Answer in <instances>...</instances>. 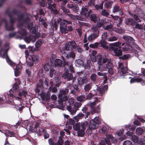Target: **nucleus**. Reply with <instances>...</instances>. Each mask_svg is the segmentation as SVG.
<instances>
[{
	"mask_svg": "<svg viewBox=\"0 0 145 145\" xmlns=\"http://www.w3.org/2000/svg\"><path fill=\"white\" fill-rule=\"evenodd\" d=\"M95 92L93 94L92 93H85L84 96H85L86 99L87 100H90L91 99L94 97V95H97V93H96V91L95 90H94L93 91Z\"/></svg>",
	"mask_w": 145,
	"mask_h": 145,
	"instance_id": "5701e85b",
	"label": "nucleus"
},
{
	"mask_svg": "<svg viewBox=\"0 0 145 145\" xmlns=\"http://www.w3.org/2000/svg\"><path fill=\"white\" fill-rule=\"evenodd\" d=\"M67 110L70 112V114L72 115H74L78 110V109L76 108H72L71 106H67Z\"/></svg>",
	"mask_w": 145,
	"mask_h": 145,
	"instance_id": "cd10ccee",
	"label": "nucleus"
},
{
	"mask_svg": "<svg viewBox=\"0 0 145 145\" xmlns=\"http://www.w3.org/2000/svg\"><path fill=\"white\" fill-rule=\"evenodd\" d=\"M6 14L10 18L9 25L7 24V21L6 19L0 20V25L4 22L5 23L6 29L8 31H12L15 27L13 23L17 20L19 23L18 25V32L22 36L24 37V40L27 43H29L31 41L34 42L36 39L34 36L29 35L24 29V27H27L31 33L35 34L36 32L35 27L33 25L32 22H31L29 18L28 15L22 14L20 11L14 10L11 11L9 9L7 10L6 12Z\"/></svg>",
	"mask_w": 145,
	"mask_h": 145,
	"instance_id": "f257e3e1",
	"label": "nucleus"
},
{
	"mask_svg": "<svg viewBox=\"0 0 145 145\" xmlns=\"http://www.w3.org/2000/svg\"><path fill=\"white\" fill-rule=\"evenodd\" d=\"M62 76L65 79L67 78L68 80H71L73 78L72 74L67 72L65 73Z\"/></svg>",
	"mask_w": 145,
	"mask_h": 145,
	"instance_id": "473e14b6",
	"label": "nucleus"
},
{
	"mask_svg": "<svg viewBox=\"0 0 145 145\" xmlns=\"http://www.w3.org/2000/svg\"><path fill=\"white\" fill-rule=\"evenodd\" d=\"M123 127L127 131H133L135 129V127L133 125L130 124L125 125Z\"/></svg>",
	"mask_w": 145,
	"mask_h": 145,
	"instance_id": "2f4dec72",
	"label": "nucleus"
},
{
	"mask_svg": "<svg viewBox=\"0 0 145 145\" xmlns=\"http://www.w3.org/2000/svg\"><path fill=\"white\" fill-rule=\"evenodd\" d=\"M104 29L105 30H110L112 29L113 31L120 34H122L124 33V29L122 28H120V29L115 27L112 28V25H106Z\"/></svg>",
	"mask_w": 145,
	"mask_h": 145,
	"instance_id": "9b49d317",
	"label": "nucleus"
},
{
	"mask_svg": "<svg viewBox=\"0 0 145 145\" xmlns=\"http://www.w3.org/2000/svg\"><path fill=\"white\" fill-rule=\"evenodd\" d=\"M134 20L133 19L130 18H127L125 19V24L128 25L132 24L133 23Z\"/></svg>",
	"mask_w": 145,
	"mask_h": 145,
	"instance_id": "a18cd8bd",
	"label": "nucleus"
},
{
	"mask_svg": "<svg viewBox=\"0 0 145 145\" xmlns=\"http://www.w3.org/2000/svg\"><path fill=\"white\" fill-rule=\"evenodd\" d=\"M88 41H89L88 39H87L86 35H85L84 37V42L85 44H84V46L86 47L85 49L86 50H88L89 48L88 46Z\"/></svg>",
	"mask_w": 145,
	"mask_h": 145,
	"instance_id": "ea45409f",
	"label": "nucleus"
},
{
	"mask_svg": "<svg viewBox=\"0 0 145 145\" xmlns=\"http://www.w3.org/2000/svg\"><path fill=\"white\" fill-rule=\"evenodd\" d=\"M112 63L110 62V61H109L106 64H105L104 67L105 68V69H101L100 71H107L108 70V73L110 75H112L113 73V71L112 68L111 67Z\"/></svg>",
	"mask_w": 145,
	"mask_h": 145,
	"instance_id": "f8f14e48",
	"label": "nucleus"
},
{
	"mask_svg": "<svg viewBox=\"0 0 145 145\" xmlns=\"http://www.w3.org/2000/svg\"><path fill=\"white\" fill-rule=\"evenodd\" d=\"M118 37L115 36H112L107 38V40L108 41L113 42L117 40Z\"/></svg>",
	"mask_w": 145,
	"mask_h": 145,
	"instance_id": "37998d69",
	"label": "nucleus"
},
{
	"mask_svg": "<svg viewBox=\"0 0 145 145\" xmlns=\"http://www.w3.org/2000/svg\"><path fill=\"white\" fill-rule=\"evenodd\" d=\"M121 45L123 46L122 49L123 51H129L130 52H133L134 51L133 48L127 43H123Z\"/></svg>",
	"mask_w": 145,
	"mask_h": 145,
	"instance_id": "4468645a",
	"label": "nucleus"
},
{
	"mask_svg": "<svg viewBox=\"0 0 145 145\" xmlns=\"http://www.w3.org/2000/svg\"><path fill=\"white\" fill-rule=\"evenodd\" d=\"M76 99L78 101L80 102L86 99V98L84 95H81L78 97L76 98Z\"/></svg>",
	"mask_w": 145,
	"mask_h": 145,
	"instance_id": "864d4df0",
	"label": "nucleus"
},
{
	"mask_svg": "<svg viewBox=\"0 0 145 145\" xmlns=\"http://www.w3.org/2000/svg\"><path fill=\"white\" fill-rule=\"evenodd\" d=\"M135 12L140 18L145 21V15L144 14L142 9L137 8L135 10Z\"/></svg>",
	"mask_w": 145,
	"mask_h": 145,
	"instance_id": "aec40b11",
	"label": "nucleus"
},
{
	"mask_svg": "<svg viewBox=\"0 0 145 145\" xmlns=\"http://www.w3.org/2000/svg\"><path fill=\"white\" fill-rule=\"evenodd\" d=\"M84 130H82V129L81 130H80L77 132V134L80 137H83L84 136L85 132Z\"/></svg>",
	"mask_w": 145,
	"mask_h": 145,
	"instance_id": "13d9d810",
	"label": "nucleus"
},
{
	"mask_svg": "<svg viewBox=\"0 0 145 145\" xmlns=\"http://www.w3.org/2000/svg\"><path fill=\"white\" fill-rule=\"evenodd\" d=\"M110 60H109L106 58H103L102 56L100 54H98L96 57L93 58L92 59V61L93 62H97L98 65V69L97 70L98 71H100L101 69H105L104 67L105 64L108 63Z\"/></svg>",
	"mask_w": 145,
	"mask_h": 145,
	"instance_id": "20e7f679",
	"label": "nucleus"
},
{
	"mask_svg": "<svg viewBox=\"0 0 145 145\" xmlns=\"http://www.w3.org/2000/svg\"><path fill=\"white\" fill-rule=\"evenodd\" d=\"M101 14L105 16H107L110 14V11L108 10H106L105 9H102L101 12Z\"/></svg>",
	"mask_w": 145,
	"mask_h": 145,
	"instance_id": "de8ad7c7",
	"label": "nucleus"
},
{
	"mask_svg": "<svg viewBox=\"0 0 145 145\" xmlns=\"http://www.w3.org/2000/svg\"><path fill=\"white\" fill-rule=\"evenodd\" d=\"M51 3H48V8L53 12L55 14H57L59 13L58 10L56 9V5L54 3L53 4H50Z\"/></svg>",
	"mask_w": 145,
	"mask_h": 145,
	"instance_id": "4be33fe9",
	"label": "nucleus"
},
{
	"mask_svg": "<svg viewBox=\"0 0 145 145\" xmlns=\"http://www.w3.org/2000/svg\"><path fill=\"white\" fill-rule=\"evenodd\" d=\"M145 131L144 127L137 128L136 130V132L137 135H142L144 132Z\"/></svg>",
	"mask_w": 145,
	"mask_h": 145,
	"instance_id": "c9c22d12",
	"label": "nucleus"
},
{
	"mask_svg": "<svg viewBox=\"0 0 145 145\" xmlns=\"http://www.w3.org/2000/svg\"><path fill=\"white\" fill-rule=\"evenodd\" d=\"M42 87L41 86H39V85H37L36 88L35 89V91L36 93H39L40 90L42 89Z\"/></svg>",
	"mask_w": 145,
	"mask_h": 145,
	"instance_id": "bf43d9fd",
	"label": "nucleus"
},
{
	"mask_svg": "<svg viewBox=\"0 0 145 145\" xmlns=\"http://www.w3.org/2000/svg\"><path fill=\"white\" fill-rule=\"evenodd\" d=\"M29 61H27V64L29 66L31 67L33 65L34 63H37L39 61V58L38 55H30L28 58Z\"/></svg>",
	"mask_w": 145,
	"mask_h": 145,
	"instance_id": "1a4fd4ad",
	"label": "nucleus"
},
{
	"mask_svg": "<svg viewBox=\"0 0 145 145\" xmlns=\"http://www.w3.org/2000/svg\"><path fill=\"white\" fill-rule=\"evenodd\" d=\"M67 28V27H60L61 32L64 34L67 33L68 31Z\"/></svg>",
	"mask_w": 145,
	"mask_h": 145,
	"instance_id": "680f3d73",
	"label": "nucleus"
},
{
	"mask_svg": "<svg viewBox=\"0 0 145 145\" xmlns=\"http://www.w3.org/2000/svg\"><path fill=\"white\" fill-rule=\"evenodd\" d=\"M123 39L125 41L129 44L133 43L134 41V39L131 37L123 36Z\"/></svg>",
	"mask_w": 145,
	"mask_h": 145,
	"instance_id": "a878e982",
	"label": "nucleus"
},
{
	"mask_svg": "<svg viewBox=\"0 0 145 145\" xmlns=\"http://www.w3.org/2000/svg\"><path fill=\"white\" fill-rule=\"evenodd\" d=\"M95 38H96L91 34L88 37V39L89 41H91Z\"/></svg>",
	"mask_w": 145,
	"mask_h": 145,
	"instance_id": "0e129e2a",
	"label": "nucleus"
},
{
	"mask_svg": "<svg viewBox=\"0 0 145 145\" xmlns=\"http://www.w3.org/2000/svg\"><path fill=\"white\" fill-rule=\"evenodd\" d=\"M93 33L92 34L95 37L97 38L99 36V31L97 26H93L92 27Z\"/></svg>",
	"mask_w": 145,
	"mask_h": 145,
	"instance_id": "b1692460",
	"label": "nucleus"
},
{
	"mask_svg": "<svg viewBox=\"0 0 145 145\" xmlns=\"http://www.w3.org/2000/svg\"><path fill=\"white\" fill-rule=\"evenodd\" d=\"M60 50L62 54L64 55L67 59L71 58L72 59H74L75 57V54L73 52L71 51L67 53L66 52V50H62L61 48H60Z\"/></svg>",
	"mask_w": 145,
	"mask_h": 145,
	"instance_id": "ddd939ff",
	"label": "nucleus"
},
{
	"mask_svg": "<svg viewBox=\"0 0 145 145\" xmlns=\"http://www.w3.org/2000/svg\"><path fill=\"white\" fill-rule=\"evenodd\" d=\"M103 2H102L100 5H96L95 6V9L97 10L101 9H103Z\"/></svg>",
	"mask_w": 145,
	"mask_h": 145,
	"instance_id": "6e6d98bb",
	"label": "nucleus"
},
{
	"mask_svg": "<svg viewBox=\"0 0 145 145\" xmlns=\"http://www.w3.org/2000/svg\"><path fill=\"white\" fill-rule=\"evenodd\" d=\"M2 41L0 40V57L3 58H5L7 62L11 66H16L14 69V75L16 76L19 75L20 70L22 69V66L19 64L16 65L13 63L9 58L7 55V52L9 48V44L6 43L3 47L1 46Z\"/></svg>",
	"mask_w": 145,
	"mask_h": 145,
	"instance_id": "7ed1b4c3",
	"label": "nucleus"
},
{
	"mask_svg": "<svg viewBox=\"0 0 145 145\" xmlns=\"http://www.w3.org/2000/svg\"><path fill=\"white\" fill-rule=\"evenodd\" d=\"M108 33L107 32L105 31L102 34L101 38L102 40L107 39Z\"/></svg>",
	"mask_w": 145,
	"mask_h": 145,
	"instance_id": "4d7b16f0",
	"label": "nucleus"
},
{
	"mask_svg": "<svg viewBox=\"0 0 145 145\" xmlns=\"http://www.w3.org/2000/svg\"><path fill=\"white\" fill-rule=\"evenodd\" d=\"M39 123H36L35 126H34V128L32 130L33 132H35L38 135L40 134V130L39 127Z\"/></svg>",
	"mask_w": 145,
	"mask_h": 145,
	"instance_id": "72a5a7b5",
	"label": "nucleus"
},
{
	"mask_svg": "<svg viewBox=\"0 0 145 145\" xmlns=\"http://www.w3.org/2000/svg\"><path fill=\"white\" fill-rule=\"evenodd\" d=\"M69 91V89L66 88L65 90H61L60 91L58 97L60 102L57 105L58 108L61 109L63 110L65 107V105L62 103L63 101H65L68 99V97L66 96Z\"/></svg>",
	"mask_w": 145,
	"mask_h": 145,
	"instance_id": "39448f33",
	"label": "nucleus"
},
{
	"mask_svg": "<svg viewBox=\"0 0 145 145\" xmlns=\"http://www.w3.org/2000/svg\"><path fill=\"white\" fill-rule=\"evenodd\" d=\"M90 18L91 21L95 22H98L99 21V17L94 14H91Z\"/></svg>",
	"mask_w": 145,
	"mask_h": 145,
	"instance_id": "7c9ffc66",
	"label": "nucleus"
},
{
	"mask_svg": "<svg viewBox=\"0 0 145 145\" xmlns=\"http://www.w3.org/2000/svg\"><path fill=\"white\" fill-rule=\"evenodd\" d=\"M88 123L87 121H84L81 122V126L82 130H85L86 128L87 127Z\"/></svg>",
	"mask_w": 145,
	"mask_h": 145,
	"instance_id": "3c124183",
	"label": "nucleus"
},
{
	"mask_svg": "<svg viewBox=\"0 0 145 145\" xmlns=\"http://www.w3.org/2000/svg\"><path fill=\"white\" fill-rule=\"evenodd\" d=\"M44 42L43 40L41 39H39L37 41L35 44V46L36 48H40L42 44Z\"/></svg>",
	"mask_w": 145,
	"mask_h": 145,
	"instance_id": "a19ab883",
	"label": "nucleus"
},
{
	"mask_svg": "<svg viewBox=\"0 0 145 145\" xmlns=\"http://www.w3.org/2000/svg\"><path fill=\"white\" fill-rule=\"evenodd\" d=\"M74 103V101L73 99L71 98L69 99L68 101L67 102V105H68L67 106H71L73 105Z\"/></svg>",
	"mask_w": 145,
	"mask_h": 145,
	"instance_id": "603ef678",
	"label": "nucleus"
},
{
	"mask_svg": "<svg viewBox=\"0 0 145 145\" xmlns=\"http://www.w3.org/2000/svg\"><path fill=\"white\" fill-rule=\"evenodd\" d=\"M101 123V121L98 117H96L93 120H91L89 125V129H95L98 127V125Z\"/></svg>",
	"mask_w": 145,
	"mask_h": 145,
	"instance_id": "0eeeda50",
	"label": "nucleus"
},
{
	"mask_svg": "<svg viewBox=\"0 0 145 145\" xmlns=\"http://www.w3.org/2000/svg\"><path fill=\"white\" fill-rule=\"evenodd\" d=\"M44 68L46 71H48L50 68V66L48 63L46 64L44 66Z\"/></svg>",
	"mask_w": 145,
	"mask_h": 145,
	"instance_id": "052dcab7",
	"label": "nucleus"
},
{
	"mask_svg": "<svg viewBox=\"0 0 145 145\" xmlns=\"http://www.w3.org/2000/svg\"><path fill=\"white\" fill-rule=\"evenodd\" d=\"M99 45V42H96L93 44H91L89 45L90 47L93 48H96L98 47Z\"/></svg>",
	"mask_w": 145,
	"mask_h": 145,
	"instance_id": "69168bd1",
	"label": "nucleus"
},
{
	"mask_svg": "<svg viewBox=\"0 0 145 145\" xmlns=\"http://www.w3.org/2000/svg\"><path fill=\"white\" fill-rule=\"evenodd\" d=\"M54 64L55 67H60L62 65L63 61L60 59H56L55 60Z\"/></svg>",
	"mask_w": 145,
	"mask_h": 145,
	"instance_id": "c756f323",
	"label": "nucleus"
},
{
	"mask_svg": "<svg viewBox=\"0 0 145 145\" xmlns=\"http://www.w3.org/2000/svg\"><path fill=\"white\" fill-rule=\"evenodd\" d=\"M121 44V43L119 41L110 44L109 46L110 48L113 52L115 56L119 57L122 55V50L120 49H118V47L120 48H121L120 46Z\"/></svg>",
	"mask_w": 145,
	"mask_h": 145,
	"instance_id": "423d86ee",
	"label": "nucleus"
},
{
	"mask_svg": "<svg viewBox=\"0 0 145 145\" xmlns=\"http://www.w3.org/2000/svg\"><path fill=\"white\" fill-rule=\"evenodd\" d=\"M73 127L74 130L76 131H78L80 128V124L79 123H77L73 126Z\"/></svg>",
	"mask_w": 145,
	"mask_h": 145,
	"instance_id": "09e8293b",
	"label": "nucleus"
},
{
	"mask_svg": "<svg viewBox=\"0 0 145 145\" xmlns=\"http://www.w3.org/2000/svg\"><path fill=\"white\" fill-rule=\"evenodd\" d=\"M44 20L45 19H44L43 17L42 16H41L40 17L39 21L40 22H42V24L43 25L44 28H46L47 26V25Z\"/></svg>",
	"mask_w": 145,
	"mask_h": 145,
	"instance_id": "79ce46f5",
	"label": "nucleus"
},
{
	"mask_svg": "<svg viewBox=\"0 0 145 145\" xmlns=\"http://www.w3.org/2000/svg\"><path fill=\"white\" fill-rule=\"evenodd\" d=\"M91 84H86L84 86V90L86 92H89L91 89Z\"/></svg>",
	"mask_w": 145,
	"mask_h": 145,
	"instance_id": "c03bdc74",
	"label": "nucleus"
},
{
	"mask_svg": "<svg viewBox=\"0 0 145 145\" xmlns=\"http://www.w3.org/2000/svg\"><path fill=\"white\" fill-rule=\"evenodd\" d=\"M67 15L70 17L72 20H80L82 21H85V19L81 17L80 16L74 15L72 14H67Z\"/></svg>",
	"mask_w": 145,
	"mask_h": 145,
	"instance_id": "6ab92c4d",
	"label": "nucleus"
},
{
	"mask_svg": "<svg viewBox=\"0 0 145 145\" xmlns=\"http://www.w3.org/2000/svg\"><path fill=\"white\" fill-rule=\"evenodd\" d=\"M110 129V128L108 126H104L102 127L100 130V132L102 133L103 134H105L107 133Z\"/></svg>",
	"mask_w": 145,
	"mask_h": 145,
	"instance_id": "e433bc0d",
	"label": "nucleus"
},
{
	"mask_svg": "<svg viewBox=\"0 0 145 145\" xmlns=\"http://www.w3.org/2000/svg\"><path fill=\"white\" fill-rule=\"evenodd\" d=\"M97 101V99L96 98V100L95 101L92 102H90L88 103V106H89L93 110V112H98L99 111H96L95 108V106L96 104V102Z\"/></svg>",
	"mask_w": 145,
	"mask_h": 145,
	"instance_id": "393cba45",
	"label": "nucleus"
},
{
	"mask_svg": "<svg viewBox=\"0 0 145 145\" xmlns=\"http://www.w3.org/2000/svg\"><path fill=\"white\" fill-rule=\"evenodd\" d=\"M19 86L17 83H15L13 86L12 89H10L7 93L8 98L9 97L13 99L11 105L13 107L15 108L17 110L20 111H21L23 108V106H21L20 103L22 100L21 97L23 96L25 97L27 95V92L24 90H22L21 92H19L18 94L19 97L16 96V92L18 91Z\"/></svg>",
	"mask_w": 145,
	"mask_h": 145,
	"instance_id": "f03ea898",
	"label": "nucleus"
},
{
	"mask_svg": "<svg viewBox=\"0 0 145 145\" xmlns=\"http://www.w3.org/2000/svg\"><path fill=\"white\" fill-rule=\"evenodd\" d=\"M82 10L80 13V14L86 17H88L90 14L92 13V10H90L88 12L87 8H82Z\"/></svg>",
	"mask_w": 145,
	"mask_h": 145,
	"instance_id": "f3484780",
	"label": "nucleus"
},
{
	"mask_svg": "<svg viewBox=\"0 0 145 145\" xmlns=\"http://www.w3.org/2000/svg\"><path fill=\"white\" fill-rule=\"evenodd\" d=\"M84 116V114L82 113H80L76 116H74L73 118V119L75 120L76 122H78Z\"/></svg>",
	"mask_w": 145,
	"mask_h": 145,
	"instance_id": "4c0bfd02",
	"label": "nucleus"
},
{
	"mask_svg": "<svg viewBox=\"0 0 145 145\" xmlns=\"http://www.w3.org/2000/svg\"><path fill=\"white\" fill-rule=\"evenodd\" d=\"M77 45L74 41L67 42L65 44L64 49L66 51H72L75 49Z\"/></svg>",
	"mask_w": 145,
	"mask_h": 145,
	"instance_id": "6e6552de",
	"label": "nucleus"
},
{
	"mask_svg": "<svg viewBox=\"0 0 145 145\" xmlns=\"http://www.w3.org/2000/svg\"><path fill=\"white\" fill-rule=\"evenodd\" d=\"M79 85H81L86 83L88 82L87 78L86 77H79L77 79Z\"/></svg>",
	"mask_w": 145,
	"mask_h": 145,
	"instance_id": "412c9836",
	"label": "nucleus"
},
{
	"mask_svg": "<svg viewBox=\"0 0 145 145\" xmlns=\"http://www.w3.org/2000/svg\"><path fill=\"white\" fill-rule=\"evenodd\" d=\"M123 145H132V142L129 140H126L123 142Z\"/></svg>",
	"mask_w": 145,
	"mask_h": 145,
	"instance_id": "774afa93",
	"label": "nucleus"
},
{
	"mask_svg": "<svg viewBox=\"0 0 145 145\" xmlns=\"http://www.w3.org/2000/svg\"><path fill=\"white\" fill-rule=\"evenodd\" d=\"M99 46L102 47L105 49H107L108 48V46L107 42L104 40H102L99 42Z\"/></svg>",
	"mask_w": 145,
	"mask_h": 145,
	"instance_id": "bb28decb",
	"label": "nucleus"
},
{
	"mask_svg": "<svg viewBox=\"0 0 145 145\" xmlns=\"http://www.w3.org/2000/svg\"><path fill=\"white\" fill-rule=\"evenodd\" d=\"M113 4V2L112 1H109L105 3L104 6L107 9H110L112 7Z\"/></svg>",
	"mask_w": 145,
	"mask_h": 145,
	"instance_id": "58836bf2",
	"label": "nucleus"
},
{
	"mask_svg": "<svg viewBox=\"0 0 145 145\" xmlns=\"http://www.w3.org/2000/svg\"><path fill=\"white\" fill-rule=\"evenodd\" d=\"M97 54V52L95 51V50H92L91 52V54L90 55L91 57V59L92 61V59L93 58H95L96 57V56L95 55Z\"/></svg>",
	"mask_w": 145,
	"mask_h": 145,
	"instance_id": "e2e57ef3",
	"label": "nucleus"
},
{
	"mask_svg": "<svg viewBox=\"0 0 145 145\" xmlns=\"http://www.w3.org/2000/svg\"><path fill=\"white\" fill-rule=\"evenodd\" d=\"M132 140L135 143L140 144L141 145H145V143H143L142 139H138V137L136 135H133L132 136Z\"/></svg>",
	"mask_w": 145,
	"mask_h": 145,
	"instance_id": "a211bd4d",
	"label": "nucleus"
},
{
	"mask_svg": "<svg viewBox=\"0 0 145 145\" xmlns=\"http://www.w3.org/2000/svg\"><path fill=\"white\" fill-rule=\"evenodd\" d=\"M97 89L95 90L96 91H98L101 94H103L105 92H106L108 89V86L106 85H105L104 86H100L99 87H97Z\"/></svg>",
	"mask_w": 145,
	"mask_h": 145,
	"instance_id": "dca6fc26",
	"label": "nucleus"
},
{
	"mask_svg": "<svg viewBox=\"0 0 145 145\" xmlns=\"http://www.w3.org/2000/svg\"><path fill=\"white\" fill-rule=\"evenodd\" d=\"M124 131V129H123L122 128L121 129H119V130H118L116 132V134L119 136H120L121 135H122Z\"/></svg>",
	"mask_w": 145,
	"mask_h": 145,
	"instance_id": "5fc2aeb1",
	"label": "nucleus"
},
{
	"mask_svg": "<svg viewBox=\"0 0 145 145\" xmlns=\"http://www.w3.org/2000/svg\"><path fill=\"white\" fill-rule=\"evenodd\" d=\"M72 118L68 119L67 121L66 124L68 125H73L75 123L76 121Z\"/></svg>",
	"mask_w": 145,
	"mask_h": 145,
	"instance_id": "49530a36",
	"label": "nucleus"
},
{
	"mask_svg": "<svg viewBox=\"0 0 145 145\" xmlns=\"http://www.w3.org/2000/svg\"><path fill=\"white\" fill-rule=\"evenodd\" d=\"M120 9V8L117 6L114 7L113 8V12L115 13L118 12Z\"/></svg>",
	"mask_w": 145,
	"mask_h": 145,
	"instance_id": "338daca9",
	"label": "nucleus"
},
{
	"mask_svg": "<svg viewBox=\"0 0 145 145\" xmlns=\"http://www.w3.org/2000/svg\"><path fill=\"white\" fill-rule=\"evenodd\" d=\"M70 21H68L65 20H63L60 24V27H67V25L71 23Z\"/></svg>",
	"mask_w": 145,
	"mask_h": 145,
	"instance_id": "c85d7f7f",
	"label": "nucleus"
},
{
	"mask_svg": "<svg viewBox=\"0 0 145 145\" xmlns=\"http://www.w3.org/2000/svg\"><path fill=\"white\" fill-rule=\"evenodd\" d=\"M111 140L112 142L116 141V139L111 135H108L105 138L104 141L105 143L108 145H111L110 140Z\"/></svg>",
	"mask_w": 145,
	"mask_h": 145,
	"instance_id": "2eb2a0df",
	"label": "nucleus"
},
{
	"mask_svg": "<svg viewBox=\"0 0 145 145\" xmlns=\"http://www.w3.org/2000/svg\"><path fill=\"white\" fill-rule=\"evenodd\" d=\"M142 80V79L140 78H133L131 79L130 82L131 83L135 82H140Z\"/></svg>",
	"mask_w": 145,
	"mask_h": 145,
	"instance_id": "8fccbe9b",
	"label": "nucleus"
},
{
	"mask_svg": "<svg viewBox=\"0 0 145 145\" xmlns=\"http://www.w3.org/2000/svg\"><path fill=\"white\" fill-rule=\"evenodd\" d=\"M74 64L77 67H82L84 65V62L81 59H78L75 60Z\"/></svg>",
	"mask_w": 145,
	"mask_h": 145,
	"instance_id": "f704fd0d",
	"label": "nucleus"
},
{
	"mask_svg": "<svg viewBox=\"0 0 145 145\" xmlns=\"http://www.w3.org/2000/svg\"><path fill=\"white\" fill-rule=\"evenodd\" d=\"M118 67L120 71L124 75H126L128 74V70L127 69V64L126 63H119Z\"/></svg>",
	"mask_w": 145,
	"mask_h": 145,
	"instance_id": "9d476101",
	"label": "nucleus"
}]
</instances>
